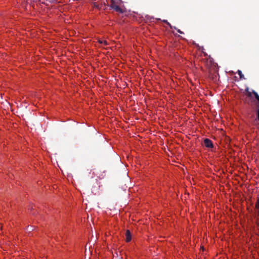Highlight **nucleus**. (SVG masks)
<instances>
[{
    "label": "nucleus",
    "instance_id": "20e7f679",
    "mask_svg": "<svg viewBox=\"0 0 259 259\" xmlns=\"http://www.w3.org/2000/svg\"><path fill=\"white\" fill-rule=\"evenodd\" d=\"M125 237H126V241L130 242L132 240V235L130 231L127 230L125 233Z\"/></svg>",
    "mask_w": 259,
    "mask_h": 259
},
{
    "label": "nucleus",
    "instance_id": "f03ea898",
    "mask_svg": "<svg viewBox=\"0 0 259 259\" xmlns=\"http://www.w3.org/2000/svg\"><path fill=\"white\" fill-rule=\"evenodd\" d=\"M204 144L207 148H212L213 144L211 141L208 139H205L204 140Z\"/></svg>",
    "mask_w": 259,
    "mask_h": 259
},
{
    "label": "nucleus",
    "instance_id": "1a4fd4ad",
    "mask_svg": "<svg viewBox=\"0 0 259 259\" xmlns=\"http://www.w3.org/2000/svg\"><path fill=\"white\" fill-rule=\"evenodd\" d=\"M174 28L177 30V31L178 33H179L180 34H184V32L183 31H181L180 29H177L176 27H174Z\"/></svg>",
    "mask_w": 259,
    "mask_h": 259
},
{
    "label": "nucleus",
    "instance_id": "9d476101",
    "mask_svg": "<svg viewBox=\"0 0 259 259\" xmlns=\"http://www.w3.org/2000/svg\"><path fill=\"white\" fill-rule=\"evenodd\" d=\"M164 22L166 23L167 25H168L171 28H172V26L170 25V24L167 21V20H164Z\"/></svg>",
    "mask_w": 259,
    "mask_h": 259
},
{
    "label": "nucleus",
    "instance_id": "f257e3e1",
    "mask_svg": "<svg viewBox=\"0 0 259 259\" xmlns=\"http://www.w3.org/2000/svg\"><path fill=\"white\" fill-rule=\"evenodd\" d=\"M122 4L121 0H111L110 7L119 13H123L124 10L120 7Z\"/></svg>",
    "mask_w": 259,
    "mask_h": 259
},
{
    "label": "nucleus",
    "instance_id": "7ed1b4c3",
    "mask_svg": "<svg viewBox=\"0 0 259 259\" xmlns=\"http://www.w3.org/2000/svg\"><path fill=\"white\" fill-rule=\"evenodd\" d=\"M98 42L101 45V46H106L109 45L108 42L106 40L99 39Z\"/></svg>",
    "mask_w": 259,
    "mask_h": 259
},
{
    "label": "nucleus",
    "instance_id": "423d86ee",
    "mask_svg": "<svg viewBox=\"0 0 259 259\" xmlns=\"http://www.w3.org/2000/svg\"><path fill=\"white\" fill-rule=\"evenodd\" d=\"M197 48L198 50L201 51L205 56H206L207 54L204 52V48L203 47L199 46L198 45H197Z\"/></svg>",
    "mask_w": 259,
    "mask_h": 259
},
{
    "label": "nucleus",
    "instance_id": "39448f33",
    "mask_svg": "<svg viewBox=\"0 0 259 259\" xmlns=\"http://www.w3.org/2000/svg\"><path fill=\"white\" fill-rule=\"evenodd\" d=\"M93 6L94 7L99 9H101L102 8V3H100L99 1L94 2L93 3Z\"/></svg>",
    "mask_w": 259,
    "mask_h": 259
},
{
    "label": "nucleus",
    "instance_id": "6e6552de",
    "mask_svg": "<svg viewBox=\"0 0 259 259\" xmlns=\"http://www.w3.org/2000/svg\"><path fill=\"white\" fill-rule=\"evenodd\" d=\"M255 206L257 209H259V198L257 199Z\"/></svg>",
    "mask_w": 259,
    "mask_h": 259
},
{
    "label": "nucleus",
    "instance_id": "0eeeda50",
    "mask_svg": "<svg viewBox=\"0 0 259 259\" xmlns=\"http://www.w3.org/2000/svg\"><path fill=\"white\" fill-rule=\"evenodd\" d=\"M237 73L239 75L240 78H244L243 75L242 74L241 71L238 70Z\"/></svg>",
    "mask_w": 259,
    "mask_h": 259
}]
</instances>
